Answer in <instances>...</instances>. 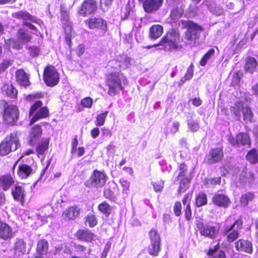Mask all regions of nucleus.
Masks as SVG:
<instances>
[{"label":"nucleus","mask_w":258,"mask_h":258,"mask_svg":"<svg viewBox=\"0 0 258 258\" xmlns=\"http://www.w3.org/2000/svg\"><path fill=\"white\" fill-rule=\"evenodd\" d=\"M10 41V45L14 49L20 50L23 47V43L19 39L18 40L12 39Z\"/></svg>","instance_id":"58"},{"label":"nucleus","mask_w":258,"mask_h":258,"mask_svg":"<svg viewBox=\"0 0 258 258\" xmlns=\"http://www.w3.org/2000/svg\"><path fill=\"white\" fill-rule=\"evenodd\" d=\"M14 17L18 19H23L24 20L23 22V25L28 26L30 29L34 31H36L37 30V28L31 23L27 22V20H30L32 22L38 24L40 23L39 20H38L35 17L32 16L25 11H21L16 13L14 14Z\"/></svg>","instance_id":"9"},{"label":"nucleus","mask_w":258,"mask_h":258,"mask_svg":"<svg viewBox=\"0 0 258 258\" xmlns=\"http://www.w3.org/2000/svg\"><path fill=\"white\" fill-rule=\"evenodd\" d=\"M12 194L15 201L21 202L24 201L25 191L22 186L16 185L14 189H12Z\"/></svg>","instance_id":"28"},{"label":"nucleus","mask_w":258,"mask_h":258,"mask_svg":"<svg viewBox=\"0 0 258 258\" xmlns=\"http://www.w3.org/2000/svg\"><path fill=\"white\" fill-rule=\"evenodd\" d=\"M164 183L160 181L159 182H152V185L153 186L154 189L155 191H160L163 187Z\"/></svg>","instance_id":"64"},{"label":"nucleus","mask_w":258,"mask_h":258,"mask_svg":"<svg viewBox=\"0 0 258 258\" xmlns=\"http://www.w3.org/2000/svg\"><path fill=\"white\" fill-rule=\"evenodd\" d=\"M85 22L90 29H100L102 30L103 33L107 31L106 22L101 18H92Z\"/></svg>","instance_id":"11"},{"label":"nucleus","mask_w":258,"mask_h":258,"mask_svg":"<svg viewBox=\"0 0 258 258\" xmlns=\"http://www.w3.org/2000/svg\"><path fill=\"white\" fill-rule=\"evenodd\" d=\"M235 248L237 251H243L251 254L253 252V247L252 243L243 239H240L235 243Z\"/></svg>","instance_id":"14"},{"label":"nucleus","mask_w":258,"mask_h":258,"mask_svg":"<svg viewBox=\"0 0 258 258\" xmlns=\"http://www.w3.org/2000/svg\"><path fill=\"white\" fill-rule=\"evenodd\" d=\"M75 236L79 240L88 242L98 239L97 236L87 229L78 230Z\"/></svg>","instance_id":"12"},{"label":"nucleus","mask_w":258,"mask_h":258,"mask_svg":"<svg viewBox=\"0 0 258 258\" xmlns=\"http://www.w3.org/2000/svg\"><path fill=\"white\" fill-rule=\"evenodd\" d=\"M18 38L23 43L30 42L32 39V36L23 29H20L18 31Z\"/></svg>","instance_id":"36"},{"label":"nucleus","mask_w":258,"mask_h":258,"mask_svg":"<svg viewBox=\"0 0 258 258\" xmlns=\"http://www.w3.org/2000/svg\"><path fill=\"white\" fill-rule=\"evenodd\" d=\"M202 27L192 22L188 23V28L185 33V43L191 46L195 45L200 37Z\"/></svg>","instance_id":"6"},{"label":"nucleus","mask_w":258,"mask_h":258,"mask_svg":"<svg viewBox=\"0 0 258 258\" xmlns=\"http://www.w3.org/2000/svg\"><path fill=\"white\" fill-rule=\"evenodd\" d=\"M131 58L126 55H122L119 58V66L123 69L128 68L131 65Z\"/></svg>","instance_id":"44"},{"label":"nucleus","mask_w":258,"mask_h":258,"mask_svg":"<svg viewBox=\"0 0 258 258\" xmlns=\"http://www.w3.org/2000/svg\"><path fill=\"white\" fill-rule=\"evenodd\" d=\"M184 12L183 9L180 5L173 7L171 10L170 17L172 20H177L179 19L182 15Z\"/></svg>","instance_id":"32"},{"label":"nucleus","mask_w":258,"mask_h":258,"mask_svg":"<svg viewBox=\"0 0 258 258\" xmlns=\"http://www.w3.org/2000/svg\"><path fill=\"white\" fill-rule=\"evenodd\" d=\"M181 205L180 202H176L174 207L173 211L176 216H178L181 214Z\"/></svg>","instance_id":"63"},{"label":"nucleus","mask_w":258,"mask_h":258,"mask_svg":"<svg viewBox=\"0 0 258 258\" xmlns=\"http://www.w3.org/2000/svg\"><path fill=\"white\" fill-rule=\"evenodd\" d=\"M179 40L178 31L172 29L161 40L159 44H155L153 46H162V47L160 49L165 51H170L172 49L177 50L181 47L178 45Z\"/></svg>","instance_id":"2"},{"label":"nucleus","mask_w":258,"mask_h":258,"mask_svg":"<svg viewBox=\"0 0 258 258\" xmlns=\"http://www.w3.org/2000/svg\"><path fill=\"white\" fill-rule=\"evenodd\" d=\"M97 220L95 215L90 213L86 217L85 224L89 226H96L97 224Z\"/></svg>","instance_id":"56"},{"label":"nucleus","mask_w":258,"mask_h":258,"mask_svg":"<svg viewBox=\"0 0 258 258\" xmlns=\"http://www.w3.org/2000/svg\"><path fill=\"white\" fill-rule=\"evenodd\" d=\"M42 134V129L40 125H34L31 129L30 133V144L33 145L35 143L36 141L39 138Z\"/></svg>","instance_id":"22"},{"label":"nucleus","mask_w":258,"mask_h":258,"mask_svg":"<svg viewBox=\"0 0 258 258\" xmlns=\"http://www.w3.org/2000/svg\"><path fill=\"white\" fill-rule=\"evenodd\" d=\"M97 9V3L95 0H85L79 10V14L85 17L94 13Z\"/></svg>","instance_id":"10"},{"label":"nucleus","mask_w":258,"mask_h":258,"mask_svg":"<svg viewBox=\"0 0 258 258\" xmlns=\"http://www.w3.org/2000/svg\"><path fill=\"white\" fill-rule=\"evenodd\" d=\"M203 4L215 15L220 16L223 13V9L216 4V0H205Z\"/></svg>","instance_id":"17"},{"label":"nucleus","mask_w":258,"mask_h":258,"mask_svg":"<svg viewBox=\"0 0 258 258\" xmlns=\"http://www.w3.org/2000/svg\"><path fill=\"white\" fill-rule=\"evenodd\" d=\"M107 178L104 172L95 170L90 178L85 182L84 185L89 188H101L105 185Z\"/></svg>","instance_id":"5"},{"label":"nucleus","mask_w":258,"mask_h":258,"mask_svg":"<svg viewBox=\"0 0 258 258\" xmlns=\"http://www.w3.org/2000/svg\"><path fill=\"white\" fill-rule=\"evenodd\" d=\"M179 173L176 177V179L175 180V182L176 181H178L180 178H183L187 177L186 176V174L187 172V166L184 163H182L180 164L178 167Z\"/></svg>","instance_id":"45"},{"label":"nucleus","mask_w":258,"mask_h":258,"mask_svg":"<svg viewBox=\"0 0 258 258\" xmlns=\"http://www.w3.org/2000/svg\"><path fill=\"white\" fill-rule=\"evenodd\" d=\"M233 227H230L229 229L225 231L228 233L227 237V240L230 242L234 241L237 238L239 235L238 231L236 230L233 229Z\"/></svg>","instance_id":"43"},{"label":"nucleus","mask_w":258,"mask_h":258,"mask_svg":"<svg viewBox=\"0 0 258 258\" xmlns=\"http://www.w3.org/2000/svg\"><path fill=\"white\" fill-rule=\"evenodd\" d=\"M14 183L13 178L10 175H5L0 177V187L7 191Z\"/></svg>","instance_id":"27"},{"label":"nucleus","mask_w":258,"mask_h":258,"mask_svg":"<svg viewBox=\"0 0 258 258\" xmlns=\"http://www.w3.org/2000/svg\"><path fill=\"white\" fill-rule=\"evenodd\" d=\"M28 49L29 50L30 55L33 57H36L39 55L40 49L38 47L30 46Z\"/></svg>","instance_id":"60"},{"label":"nucleus","mask_w":258,"mask_h":258,"mask_svg":"<svg viewBox=\"0 0 258 258\" xmlns=\"http://www.w3.org/2000/svg\"><path fill=\"white\" fill-rule=\"evenodd\" d=\"M163 32V28L160 25L152 26L149 30V36L151 39H156L160 37Z\"/></svg>","instance_id":"26"},{"label":"nucleus","mask_w":258,"mask_h":258,"mask_svg":"<svg viewBox=\"0 0 258 258\" xmlns=\"http://www.w3.org/2000/svg\"><path fill=\"white\" fill-rule=\"evenodd\" d=\"M5 91L6 95L11 98H14L17 95V90L12 85L6 86Z\"/></svg>","instance_id":"48"},{"label":"nucleus","mask_w":258,"mask_h":258,"mask_svg":"<svg viewBox=\"0 0 258 258\" xmlns=\"http://www.w3.org/2000/svg\"><path fill=\"white\" fill-rule=\"evenodd\" d=\"M20 146L17 134L14 132L6 137L0 144V155H7L10 152L16 150Z\"/></svg>","instance_id":"4"},{"label":"nucleus","mask_w":258,"mask_h":258,"mask_svg":"<svg viewBox=\"0 0 258 258\" xmlns=\"http://www.w3.org/2000/svg\"><path fill=\"white\" fill-rule=\"evenodd\" d=\"M33 172V169L26 164H22L19 166L18 175L22 179L26 178Z\"/></svg>","instance_id":"25"},{"label":"nucleus","mask_w":258,"mask_h":258,"mask_svg":"<svg viewBox=\"0 0 258 258\" xmlns=\"http://www.w3.org/2000/svg\"><path fill=\"white\" fill-rule=\"evenodd\" d=\"M61 20L63 25L64 31L66 32L71 31V23L69 20V15L67 12L62 13Z\"/></svg>","instance_id":"37"},{"label":"nucleus","mask_w":258,"mask_h":258,"mask_svg":"<svg viewBox=\"0 0 258 258\" xmlns=\"http://www.w3.org/2000/svg\"><path fill=\"white\" fill-rule=\"evenodd\" d=\"M161 242H151V244L148 246V252L153 256H157L160 250Z\"/></svg>","instance_id":"35"},{"label":"nucleus","mask_w":258,"mask_h":258,"mask_svg":"<svg viewBox=\"0 0 258 258\" xmlns=\"http://www.w3.org/2000/svg\"><path fill=\"white\" fill-rule=\"evenodd\" d=\"M207 203V196L205 193L201 192L196 198V204L197 207H201Z\"/></svg>","instance_id":"46"},{"label":"nucleus","mask_w":258,"mask_h":258,"mask_svg":"<svg viewBox=\"0 0 258 258\" xmlns=\"http://www.w3.org/2000/svg\"><path fill=\"white\" fill-rule=\"evenodd\" d=\"M49 145V140L45 139L39 143L37 147L36 151L39 155H43L45 151L48 149Z\"/></svg>","instance_id":"41"},{"label":"nucleus","mask_w":258,"mask_h":258,"mask_svg":"<svg viewBox=\"0 0 258 258\" xmlns=\"http://www.w3.org/2000/svg\"><path fill=\"white\" fill-rule=\"evenodd\" d=\"M151 242H161V239L157 230L152 229L149 232Z\"/></svg>","instance_id":"53"},{"label":"nucleus","mask_w":258,"mask_h":258,"mask_svg":"<svg viewBox=\"0 0 258 258\" xmlns=\"http://www.w3.org/2000/svg\"><path fill=\"white\" fill-rule=\"evenodd\" d=\"M186 121L188 128L190 131L193 132H197L200 128V125L198 121L196 119H193L192 116L190 114H189V115H187Z\"/></svg>","instance_id":"33"},{"label":"nucleus","mask_w":258,"mask_h":258,"mask_svg":"<svg viewBox=\"0 0 258 258\" xmlns=\"http://www.w3.org/2000/svg\"><path fill=\"white\" fill-rule=\"evenodd\" d=\"M220 243H218L213 247L210 248L207 251V255L210 257V258H227L225 252L222 250H219L218 253L215 254L216 252L220 249Z\"/></svg>","instance_id":"20"},{"label":"nucleus","mask_w":258,"mask_h":258,"mask_svg":"<svg viewBox=\"0 0 258 258\" xmlns=\"http://www.w3.org/2000/svg\"><path fill=\"white\" fill-rule=\"evenodd\" d=\"M221 183V177L208 178L205 179V184L208 187H211L216 184H220Z\"/></svg>","instance_id":"51"},{"label":"nucleus","mask_w":258,"mask_h":258,"mask_svg":"<svg viewBox=\"0 0 258 258\" xmlns=\"http://www.w3.org/2000/svg\"><path fill=\"white\" fill-rule=\"evenodd\" d=\"M179 180H180V185L178 188V192H184L189 187L190 179L188 177H186L180 178Z\"/></svg>","instance_id":"42"},{"label":"nucleus","mask_w":258,"mask_h":258,"mask_svg":"<svg viewBox=\"0 0 258 258\" xmlns=\"http://www.w3.org/2000/svg\"><path fill=\"white\" fill-rule=\"evenodd\" d=\"M244 108V104L241 102H236L234 106L231 107V112L234 115L237 120H239L241 117V111L243 112Z\"/></svg>","instance_id":"30"},{"label":"nucleus","mask_w":258,"mask_h":258,"mask_svg":"<svg viewBox=\"0 0 258 258\" xmlns=\"http://www.w3.org/2000/svg\"><path fill=\"white\" fill-rule=\"evenodd\" d=\"M227 224L228 226H242L243 222L241 218L236 219L233 217H230L226 221Z\"/></svg>","instance_id":"54"},{"label":"nucleus","mask_w":258,"mask_h":258,"mask_svg":"<svg viewBox=\"0 0 258 258\" xmlns=\"http://www.w3.org/2000/svg\"><path fill=\"white\" fill-rule=\"evenodd\" d=\"M247 160L251 163L258 162V153L256 149H253L249 151L246 155Z\"/></svg>","instance_id":"38"},{"label":"nucleus","mask_w":258,"mask_h":258,"mask_svg":"<svg viewBox=\"0 0 258 258\" xmlns=\"http://www.w3.org/2000/svg\"><path fill=\"white\" fill-rule=\"evenodd\" d=\"M227 138L229 143L234 147H237L241 145L249 147L250 146V138L247 133H241L235 137L229 135Z\"/></svg>","instance_id":"8"},{"label":"nucleus","mask_w":258,"mask_h":258,"mask_svg":"<svg viewBox=\"0 0 258 258\" xmlns=\"http://www.w3.org/2000/svg\"><path fill=\"white\" fill-rule=\"evenodd\" d=\"M103 195L105 198L109 199L111 201H114L116 199L115 194L110 188L105 187L104 189Z\"/></svg>","instance_id":"57"},{"label":"nucleus","mask_w":258,"mask_h":258,"mask_svg":"<svg viewBox=\"0 0 258 258\" xmlns=\"http://www.w3.org/2000/svg\"><path fill=\"white\" fill-rule=\"evenodd\" d=\"M163 0H147L143 4L144 11L147 13H152L158 11L162 6Z\"/></svg>","instance_id":"15"},{"label":"nucleus","mask_w":258,"mask_h":258,"mask_svg":"<svg viewBox=\"0 0 258 258\" xmlns=\"http://www.w3.org/2000/svg\"><path fill=\"white\" fill-rule=\"evenodd\" d=\"M98 209L101 212L106 216L109 215L111 212V206L105 202H104L99 205Z\"/></svg>","instance_id":"47"},{"label":"nucleus","mask_w":258,"mask_h":258,"mask_svg":"<svg viewBox=\"0 0 258 258\" xmlns=\"http://www.w3.org/2000/svg\"><path fill=\"white\" fill-rule=\"evenodd\" d=\"M108 114V111H105L102 113L98 114L96 117L95 124L97 126H101L104 124L105 119Z\"/></svg>","instance_id":"49"},{"label":"nucleus","mask_w":258,"mask_h":258,"mask_svg":"<svg viewBox=\"0 0 258 258\" xmlns=\"http://www.w3.org/2000/svg\"><path fill=\"white\" fill-rule=\"evenodd\" d=\"M215 227H199L200 234L205 237H214L216 231Z\"/></svg>","instance_id":"34"},{"label":"nucleus","mask_w":258,"mask_h":258,"mask_svg":"<svg viewBox=\"0 0 258 258\" xmlns=\"http://www.w3.org/2000/svg\"><path fill=\"white\" fill-rule=\"evenodd\" d=\"M113 0H100L101 8L104 11H106L110 7L112 3Z\"/></svg>","instance_id":"62"},{"label":"nucleus","mask_w":258,"mask_h":258,"mask_svg":"<svg viewBox=\"0 0 258 258\" xmlns=\"http://www.w3.org/2000/svg\"><path fill=\"white\" fill-rule=\"evenodd\" d=\"M16 78L18 83L21 86L27 87L30 85L28 76L22 69L17 71L16 73Z\"/></svg>","instance_id":"19"},{"label":"nucleus","mask_w":258,"mask_h":258,"mask_svg":"<svg viewBox=\"0 0 258 258\" xmlns=\"http://www.w3.org/2000/svg\"><path fill=\"white\" fill-rule=\"evenodd\" d=\"M254 198V195L252 193L248 192L242 195L240 199L241 204L243 206H246L248 202L251 201Z\"/></svg>","instance_id":"50"},{"label":"nucleus","mask_w":258,"mask_h":258,"mask_svg":"<svg viewBox=\"0 0 258 258\" xmlns=\"http://www.w3.org/2000/svg\"><path fill=\"white\" fill-rule=\"evenodd\" d=\"M42 105V102L41 101H36L30 108L29 110L30 116L32 114Z\"/></svg>","instance_id":"61"},{"label":"nucleus","mask_w":258,"mask_h":258,"mask_svg":"<svg viewBox=\"0 0 258 258\" xmlns=\"http://www.w3.org/2000/svg\"><path fill=\"white\" fill-rule=\"evenodd\" d=\"M193 65L190 64L188 68L186 73L184 76L183 77L180 82H179L178 85L182 86L187 80L191 79L193 76Z\"/></svg>","instance_id":"39"},{"label":"nucleus","mask_w":258,"mask_h":258,"mask_svg":"<svg viewBox=\"0 0 258 258\" xmlns=\"http://www.w3.org/2000/svg\"><path fill=\"white\" fill-rule=\"evenodd\" d=\"M242 113L244 120L248 121H251L253 117V113L249 107H244Z\"/></svg>","instance_id":"55"},{"label":"nucleus","mask_w":258,"mask_h":258,"mask_svg":"<svg viewBox=\"0 0 258 258\" xmlns=\"http://www.w3.org/2000/svg\"><path fill=\"white\" fill-rule=\"evenodd\" d=\"M106 82L108 87V94L111 96L118 94L127 84L126 77L119 73H112L109 74L107 76Z\"/></svg>","instance_id":"1"},{"label":"nucleus","mask_w":258,"mask_h":258,"mask_svg":"<svg viewBox=\"0 0 258 258\" xmlns=\"http://www.w3.org/2000/svg\"><path fill=\"white\" fill-rule=\"evenodd\" d=\"M80 209L77 206H72L67 209L63 214L65 220L74 219L79 216Z\"/></svg>","instance_id":"23"},{"label":"nucleus","mask_w":258,"mask_h":258,"mask_svg":"<svg viewBox=\"0 0 258 258\" xmlns=\"http://www.w3.org/2000/svg\"><path fill=\"white\" fill-rule=\"evenodd\" d=\"M49 111L46 107H41L35 113L30 121V124H33L40 119L45 118L48 116Z\"/></svg>","instance_id":"24"},{"label":"nucleus","mask_w":258,"mask_h":258,"mask_svg":"<svg viewBox=\"0 0 258 258\" xmlns=\"http://www.w3.org/2000/svg\"><path fill=\"white\" fill-rule=\"evenodd\" d=\"M215 49L213 48L210 49L203 56L200 61V64L202 66H205L208 60H209L214 54Z\"/></svg>","instance_id":"52"},{"label":"nucleus","mask_w":258,"mask_h":258,"mask_svg":"<svg viewBox=\"0 0 258 258\" xmlns=\"http://www.w3.org/2000/svg\"><path fill=\"white\" fill-rule=\"evenodd\" d=\"M14 233L11 227H0V238L4 240L11 239L14 236Z\"/></svg>","instance_id":"29"},{"label":"nucleus","mask_w":258,"mask_h":258,"mask_svg":"<svg viewBox=\"0 0 258 258\" xmlns=\"http://www.w3.org/2000/svg\"><path fill=\"white\" fill-rule=\"evenodd\" d=\"M258 62L256 59L252 56H247L245 60V64L244 66V71L250 74H253L257 67Z\"/></svg>","instance_id":"18"},{"label":"nucleus","mask_w":258,"mask_h":258,"mask_svg":"<svg viewBox=\"0 0 258 258\" xmlns=\"http://www.w3.org/2000/svg\"><path fill=\"white\" fill-rule=\"evenodd\" d=\"M212 202L217 206L226 208L230 203L229 198L224 194H216L212 198Z\"/></svg>","instance_id":"16"},{"label":"nucleus","mask_w":258,"mask_h":258,"mask_svg":"<svg viewBox=\"0 0 258 258\" xmlns=\"http://www.w3.org/2000/svg\"><path fill=\"white\" fill-rule=\"evenodd\" d=\"M15 250L16 252L24 253L26 251V243L23 239H18L16 241L15 245Z\"/></svg>","instance_id":"40"},{"label":"nucleus","mask_w":258,"mask_h":258,"mask_svg":"<svg viewBox=\"0 0 258 258\" xmlns=\"http://www.w3.org/2000/svg\"><path fill=\"white\" fill-rule=\"evenodd\" d=\"M0 114L3 115L5 121L8 124H15L17 121L19 111L18 108L14 105H8L4 100L0 101Z\"/></svg>","instance_id":"3"},{"label":"nucleus","mask_w":258,"mask_h":258,"mask_svg":"<svg viewBox=\"0 0 258 258\" xmlns=\"http://www.w3.org/2000/svg\"><path fill=\"white\" fill-rule=\"evenodd\" d=\"M93 103V100L91 97H88L81 100V104L86 108H91Z\"/></svg>","instance_id":"59"},{"label":"nucleus","mask_w":258,"mask_h":258,"mask_svg":"<svg viewBox=\"0 0 258 258\" xmlns=\"http://www.w3.org/2000/svg\"><path fill=\"white\" fill-rule=\"evenodd\" d=\"M43 79L44 82L48 86L53 87L59 82V74L54 67L49 66L44 71Z\"/></svg>","instance_id":"7"},{"label":"nucleus","mask_w":258,"mask_h":258,"mask_svg":"<svg viewBox=\"0 0 258 258\" xmlns=\"http://www.w3.org/2000/svg\"><path fill=\"white\" fill-rule=\"evenodd\" d=\"M223 156V152L221 148H215L211 149L206 157L207 162L209 164L218 162L222 159Z\"/></svg>","instance_id":"13"},{"label":"nucleus","mask_w":258,"mask_h":258,"mask_svg":"<svg viewBox=\"0 0 258 258\" xmlns=\"http://www.w3.org/2000/svg\"><path fill=\"white\" fill-rule=\"evenodd\" d=\"M254 179L253 173L249 170L246 169L245 170H243L240 173L239 178V185H244L247 182L250 183L252 182Z\"/></svg>","instance_id":"21"},{"label":"nucleus","mask_w":258,"mask_h":258,"mask_svg":"<svg viewBox=\"0 0 258 258\" xmlns=\"http://www.w3.org/2000/svg\"><path fill=\"white\" fill-rule=\"evenodd\" d=\"M48 249V243L46 240L42 239L37 242L36 251L40 255L46 254Z\"/></svg>","instance_id":"31"}]
</instances>
